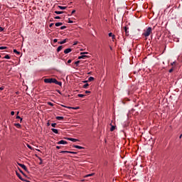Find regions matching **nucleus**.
<instances>
[{
  "mask_svg": "<svg viewBox=\"0 0 182 182\" xmlns=\"http://www.w3.org/2000/svg\"><path fill=\"white\" fill-rule=\"evenodd\" d=\"M44 82L45 83H55L58 86H62V82L58 81L55 78H46Z\"/></svg>",
  "mask_w": 182,
  "mask_h": 182,
  "instance_id": "obj_1",
  "label": "nucleus"
},
{
  "mask_svg": "<svg viewBox=\"0 0 182 182\" xmlns=\"http://www.w3.org/2000/svg\"><path fill=\"white\" fill-rule=\"evenodd\" d=\"M152 32V28L149 27L143 33V36L145 37H148L150 36L151 33Z\"/></svg>",
  "mask_w": 182,
  "mask_h": 182,
  "instance_id": "obj_2",
  "label": "nucleus"
},
{
  "mask_svg": "<svg viewBox=\"0 0 182 182\" xmlns=\"http://www.w3.org/2000/svg\"><path fill=\"white\" fill-rule=\"evenodd\" d=\"M57 144H58V145H66V144H68V141H66L65 140H61V141L57 142Z\"/></svg>",
  "mask_w": 182,
  "mask_h": 182,
  "instance_id": "obj_3",
  "label": "nucleus"
},
{
  "mask_svg": "<svg viewBox=\"0 0 182 182\" xmlns=\"http://www.w3.org/2000/svg\"><path fill=\"white\" fill-rule=\"evenodd\" d=\"M123 30L125 32L126 36H129V28H127V26H124L123 27Z\"/></svg>",
  "mask_w": 182,
  "mask_h": 182,
  "instance_id": "obj_4",
  "label": "nucleus"
},
{
  "mask_svg": "<svg viewBox=\"0 0 182 182\" xmlns=\"http://www.w3.org/2000/svg\"><path fill=\"white\" fill-rule=\"evenodd\" d=\"M18 165L21 167L23 170L26 171H28V168L26 166V165L18 163Z\"/></svg>",
  "mask_w": 182,
  "mask_h": 182,
  "instance_id": "obj_5",
  "label": "nucleus"
},
{
  "mask_svg": "<svg viewBox=\"0 0 182 182\" xmlns=\"http://www.w3.org/2000/svg\"><path fill=\"white\" fill-rule=\"evenodd\" d=\"M73 147L75 148V149H80V150L85 149V147L80 146H78V145H74V146H73Z\"/></svg>",
  "mask_w": 182,
  "mask_h": 182,
  "instance_id": "obj_6",
  "label": "nucleus"
},
{
  "mask_svg": "<svg viewBox=\"0 0 182 182\" xmlns=\"http://www.w3.org/2000/svg\"><path fill=\"white\" fill-rule=\"evenodd\" d=\"M67 140L70 141H73V142H77L79 141L78 139H74V138H67Z\"/></svg>",
  "mask_w": 182,
  "mask_h": 182,
  "instance_id": "obj_7",
  "label": "nucleus"
},
{
  "mask_svg": "<svg viewBox=\"0 0 182 182\" xmlns=\"http://www.w3.org/2000/svg\"><path fill=\"white\" fill-rule=\"evenodd\" d=\"M16 176L19 178V179L22 181H25V179H23L22 177H21V175L16 171Z\"/></svg>",
  "mask_w": 182,
  "mask_h": 182,
  "instance_id": "obj_8",
  "label": "nucleus"
},
{
  "mask_svg": "<svg viewBox=\"0 0 182 182\" xmlns=\"http://www.w3.org/2000/svg\"><path fill=\"white\" fill-rule=\"evenodd\" d=\"M72 51L71 48H67L65 50H64V53L68 54L69 53H70Z\"/></svg>",
  "mask_w": 182,
  "mask_h": 182,
  "instance_id": "obj_9",
  "label": "nucleus"
},
{
  "mask_svg": "<svg viewBox=\"0 0 182 182\" xmlns=\"http://www.w3.org/2000/svg\"><path fill=\"white\" fill-rule=\"evenodd\" d=\"M64 107H67L64 106ZM67 108L68 109H73V110H77L78 109H80L79 107H68Z\"/></svg>",
  "mask_w": 182,
  "mask_h": 182,
  "instance_id": "obj_10",
  "label": "nucleus"
},
{
  "mask_svg": "<svg viewBox=\"0 0 182 182\" xmlns=\"http://www.w3.org/2000/svg\"><path fill=\"white\" fill-rule=\"evenodd\" d=\"M51 132H53V133L55 134H58V130L57 129H51Z\"/></svg>",
  "mask_w": 182,
  "mask_h": 182,
  "instance_id": "obj_11",
  "label": "nucleus"
},
{
  "mask_svg": "<svg viewBox=\"0 0 182 182\" xmlns=\"http://www.w3.org/2000/svg\"><path fill=\"white\" fill-rule=\"evenodd\" d=\"M68 41V38L64 39L63 41H59L58 44H64Z\"/></svg>",
  "mask_w": 182,
  "mask_h": 182,
  "instance_id": "obj_12",
  "label": "nucleus"
},
{
  "mask_svg": "<svg viewBox=\"0 0 182 182\" xmlns=\"http://www.w3.org/2000/svg\"><path fill=\"white\" fill-rule=\"evenodd\" d=\"M55 119L58 121H63L64 119L63 117H55Z\"/></svg>",
  "mask_w": 182,
  "mask_h": 182,
  "instance_id": "obj_13",
  "label": "nucleus"
},
{
  "mask_svg": "<svg viewBox=\"0 0 182 182\" xmlns=\"http://www.w3.org/2000/svg\"><path fill=\"white\" fill-rule=\"evenodd\" d=\"M82 55L78 57V59H85L86 58H87L88 56L87 55H85L84 54H82Z\"/></svg>",
  "mask_w": 182,
  "mask_h": 182,
  "instance_id": "obj_14",
  "label": "nucleus"
},
{
  "mask_svg": "<svg viewBox=\"0 0 182 182\" xmlns=\"http://www.w3.org/2000/svg\"><path fill=\"white\" fill-rule=\"evenodd\" d=\"M63 48V46H58V48H57V52L59 53Z\"/></svg>",
  "mask_w": 182,
  "mask_h": 182,
  "instance_id": "obj_15",
  "label": "nucleus"
},
{
  "mask_svg": "<svg viewBox=\"0 0 182 182\" xmlns=\"http://www.w3.org/2000/svg\"><path fill=\"white\" fill-rule=\"evenodd\" d=\"M54 13L57 14H64V13H66L65 11H54Z\"/></svg>",
  "mask_w": 182,
  "mask_h": 182,
  "instance_id": "obj_16",
  "label": "nucleus"
},
{
  "mask_svg": "<svg viewBox=\"0 0 182 182\" xmlns=\"http://www.w3.org/2000/svg\"><path fill=\"white\" fill-rule=\"evenodd\" d=\"M94 175H95L94 173H90V174H87V175L85 176V178L91 177V176H93Z\"/></svg>",
  "mask_w": 182,
  "mask_h": 182,
  "instance_id": "obj_17",
  "label": "nucleus"
},
{
  "mask_svg": "<svg viewBox=\"0 0 182 182\" xmlns=\"http://www.w3.org/2000/svg\"><path fill=\"white\" fill-rule=\"evenodd\" d=\"M15 127H17L18 129H21V125L19 123L15 124Z\"/></svg>",
  "mask_w": 182,
  "mask_h": 182,
  "instance_id": "obj_18",
  "label": "nucleus"
},
{
  "mask_svg": "<svg viewBox=\"0 0 182 182\" xmlns=\"http://www.w3.org/2000/svg\"><path fill=\"white\" fill-rule=\"evenodd\" d=\"M58 8H59L60 9H61V10H65V9H67L66 6H58Z\"/></svg>",
  "mask_w": 182,
  "mask_h": 182,
  "instance_id": "obj_19",
  "label": "nucleus"
},
{
  "mask_svg": "<svg viewBox=\"0 0 182 182\" xmlns=\"http://www.w3.org/2000/svg\"><path fill=\"white\" fill-rule=\"evenodd\" d=\"M93 80H95V78L93 77H90L88 78V82H92Z\"/></svg>",
  "mask_w": 182,
  "mask_h": 182,
  "instance_id": "obj_20",
  "label": "nucleus"
},
{
  "mask_svg": "<svg viewBox=\"0 0 182 182\" xmlns=\"http://www.w3.org/2000/svg\"><path fill=\"white\" fill-rule=\"evenodd\" d=\"M116 127L115 126H112L110 128V132H114L115 130Z\"/></svg>",
  "mask_w": 182,
  "mask_h": 182,
  "instance_id": "obj_21",
  "label": "nucleus"
},
{
  "mask_svg": "<svg viewBox=\"0 0 182 182\" xmlns=\"http://www.w3.org/2000/svg\"><path fill=\"white\" fill-rule=\"evenodd\" d=\"M63 23H55V26L58 27L62 26Z\"/></svg>",
  "mask_w": 182,
  "mask_h": 182,
  "instance_id": "obj_22",
  "label": "nucleus"
},
{
  "mask_svg": "<svg viewBox=\"0 0 182 182\" xmlns=\"http://www.w3.org/2000/svg\"><path fill=\"white\" fill-rule=\"evenodd\" d=\"M60 153H61V154H69L70 151H61Z\"/></svg>",
  "mask_w": 182,
  "mask_h": 182,
  "instance_id": "obj_23",
  "label": "nucleus"
},
{
  "mask_svg": "<svg viewBox=\"0 0 182 182\" xmlns=\"http://www.w3.org/2000/svg\"><path fill=\"white\" fill-rule=\"evenodd\" d=\"M14 52L15 53H16L18 55H19L21 54V53L18 52V51H17L16 49H14Z\"/></svg>",
  "mask_w": 182,
  "mask_h": 182,
  "instance_id": "obj_24",
  "label": "nucleus"
},
{
  "mask_svg": "<svg viewBox=\"0 0 182 182\" xmlns=\"http://www.w3.org/2000/svg\"><path fill=\"white\" fill-rule=\"evenodd\" d=\"M88 86H89V84L87 83V84L84 85V86L82 87H84V89H87Z\"/></svg>",
  "mask_w": 182,
  "mask_h": 182,
  "instance_id": "obj_25",
  "label": "nucleus"
},
{
  "mask_svg": "<svg viewBox=\"0 0 182 182\" xmlns=\"http://www.w3.org/2000/svg\"><path fill=\"white\" fill-rule=\"evenodd\" d=\"M85 95L78 94V97H85Z\"/></svg>",
  "mask_w": 182,
  "mask_h": 182,
  "instance_id": "obj_26",
  "label": "nucleus"
},
{
  "mask_svg": "<svg viewBox=\"0 0 182 182\" xmlns=\"http://www.w3.org/2000/svg\"><path fill=\"white\" fill-rule=\"evenodd\" d=\"M57 126V124L56 123H53L51 124V127H53V128H55Z\"/></svg>",
  "mask_w": 182,
  "mask_h": 182,
  "instance_id": "obj_27",
  "label": "nucleus"
},
{
  "mask_svg": "<svg viewBox=\"0 0 182 182\" xmlns=\"http://www.w3.org/2000/svg\"><path fill=\"white\" fill-rule=\"evenodd\" d=\"M6 48H7V47H6V46H0V50H4Z\"/></svg>",
  "mask_w": 182,
  "mask_h": 182,
  "instance_id": "obj_28",
  "label": "nucleus"
},
{
  "mask_svg": "<svg viewBox=\"0 0 182 182\" xmlns=\"http://www.w3.org/2000/svg\"><path fill=\"white\" fill-rule=\"evenodd\" d=\"M68 154H77V152L70 151V152H68Z\"/></svg>",
  "mask_w": 182,
  "mask_h": 182,
  "instance_id": "obj_29",
  "label": "nucleus"
},
{
  "mask_svg": "<svg viewBox=\"0 0 182 182\" xmlns=\"http://www.w3.org/2000/svg\"><path fill=\"white\" fill-rule=\"evenodd\" d=\"M47 104H48V106H53L54 105V104L50 102H47Z\"/></svg>",
  "mask_w": 182,
  "mask_h": 182,
  "instance_id": "obj_30",
  "label": "nucleus"
},
{
  "mask_svg": "<svg viewBox=\"0 0 182 182\" xmlns=\"http://www.w3.org/2000/svg\"><path fill=\"white\" fill-rule=\"evenodd\" d=\"M16 119H21V122H22V120H23L20 116H17Z\"/></svg>",
  "mask_w": 182,
  "mask_h": 182,
  "instance_id": "obj_31",
  "label": "nucleus"
},
{
  "mask_svg": "<svg viewBox=\"0 0 182 182\" xmlns=\"http://www.w3.org/2000/svg\"><path fill=\"white\" fill-rule=\"evenodd\" d=\"M39 160L41 161L39 164L42 165L43 164V159L41 157H39Z\"/></svg>",
  "mask_w": 182,
  "mask_h": 182,
  "instance_id": "obj_32",
  "label": "nucleus"
},
{
  "mask_svg": "<svg viewBox=\"0 0 182 182\" xmlns=\"http://www.w3.org/2000/svg\"><path fill=\"white\" fill-rule=\"evenodd\" d=\"M108 36H109V37H113V36H114V35H113L112 33H108Z\"/></svg>",
  "mask_w": 182,
  "mask_h": 182,
  "instance_id": "obj_33",
  "label": "nucleus"
},
{
  "mask_svg": "<svg viewBox=\"0 0 182 182\" xmlns=\"http://www.w3.org/2000/svg\"><path fill=\"white\" fill-rule=\"evenodd\" d=\"M80 63V60L76 61L75 63L76 66H78V64Z\"/></svg>",
  "mask_w": 182,
  "mask_h": 182,
  "instance_id": "obj_34",
  "label": "nucleus"
},
{
  "mask_svg": "<svg viewBox=\"0 0 182 182\" xmlns=\"http://www.w3.org/2000/svg\"><path fill=\"white\" fill-rule=\"evenodd\" d=\"M169 73H172L173 72V68H171L169 70H168Z\"/></svg>",
  "mask_w": 182,
  "mask_h": 182,
  "instance_id": "obj_35",
  "label": "nucleus"
},
{
  "mask_svg": "<svg viewBox=\"0 0 182 182\" xmlns=\"http://www.w3.org/2000/svg\"><path fill=\"white\" fill-rule=\"evenodd\" d=\"M60 28L61 30H63V29L66 28V26H61Z\"/></svg>",
  "mask_w": 182,
  "mask_h": 182,
  "instance_id": "obj_36",
  "label": "nucleus"
},
{
  "mask_svg": "<svg viewBox=\"0 0 182 182\" xmlns=\"http://www.w3.org/2000/svg\"><path fill=\"white\" fill-rule=\"evenodd\" d=\"M4 58H6V59H10V56H9V55H6L4 57Z\"/></svg>",
  "mask_w": 182,
  "mask_h": 182,
  "instance_id": "obj_37",
  "label": "nucleus"
},
{
  "mask_svg": "<svg viewBox=\"0 0 182 182\" xmlns=\"http://www.w3.org/2000/svg\"><path fill=\"white\" fill-rule=\"evenodd\" d=\"M18 170L20 171V172H21L23 175H25V173H23V171L20 168H18Z\"/></svg>",
  "mask_w": 182,
  "mask_h": 182,
  "instance_id": "obj_38",
  "label": "nucleus"
},
{
  "mask_svg": "<svg viewBox=\"0 0 182 182\" xmlns=\"http://www.w3.org/2000/svg\"><path fill=\"white\" fill-rule=\"evenodd\" d=\"M28 149H30L31 150H32V149H33L32 146H30L29 144H28Z\"/></svg>",
  "mask_w": 182,
  "mask_h": 182,
  "instance_id": "obj_39",
  "label": "nucleus"
},
{
  "mask_svg": "<svg viewBox=\"0 0 182 182\" xmlns=\"http://www.w3.org/2000/svg\"><path fill=\"white\" fill-rule=\"evenodd\" d=\"M68 23H73V21H71L70 18H68Z\"/></svg>",
  "mask_w": 182,
  "mask_h": 182,
  "instance_id": "obj_40",
  "label": "nucleus"
},
{
  "mask_svg": "<svg viewBox=\"0 0 182 182\" xmlns=\"http://www.w3.org/2000/svg\"><path fill=\"white\" fill-rule=\"evenodd\" d=\"M112 41H114V39H116L115 36L114 35L112 36Z\"/></svg>",
  "mask_w": 182,
  "mask_h": 182,
  "instance_id": "obj_41",
  "label": "nucleus"
},
{
  "mask_svg": "<svg viewBox=\"0 0 182 182\" xmlns=\"http://www.w3.org/2000/svg\"><path fill=\"white\" fill-rule=\"evenodd\" d=\"M85 54H88V53L87 52H82V53H81V55H85Z\"/></svg>",
  "mask_w": 182,
  "mask_h": 182,
  "instance_id": "obj_42",
  "label": "nucleus"
},
{
  "mask_svg": "<svg viewBox=\"0 0 182 182\" xmlns=\"http://www.w3.org/2000/svg\"><path fill=\"white\" fill-rule=\"evenodd\" d=\"M11 116H14L15 112H14V111H12V112H11Z\"/></svg>",
  "mask_w": 182,
  "mask_h": 182,
  "instance_id": "obj_43",
  "label": "nucleus"
},
{
  "mask_svg": "<svg viewBox=\"0 0 182 182\" xmlns=\"http://www.w3.org/2000/svg\"><path fill=\"white\" fill-rule=\"evenodd\" d=\"M55 148L59 150L61 149V146H55Z\"/></svg>",
  "mask_w": 182,
  "mask_h": 182,
  "instance_id": "obj_44",
  "label": "nucleus"
},
{
  "mask_svg": "<svg viewBox=\"0 0 182 182\" xmlns=\"http://www.w3.org/2000/svg\"><path fill=\"white\" fill-rule=\"evenodd\" d=\"M54 18H55V19H60V16H55V17H54Z\"/></svg>",
  "mask_w": 182,
  "mask_h": 182,
  "instance_id": "obj_45",
  "label": "nucleus"
},
{
  "mask_svg": "<svg viewBox=\"0 0 182 182\" xmlns=\"http://www.w3.org/2000/svg\"><path fill=\"white\" fill-rule=\"evenodd\" d=\"M5 89V87H0V90H4Z\"/></svg>",
  "mask_w": 182,
  "mask_h": 182,
  "instance_id": "obj_46",
  "label": "nucleus"
},
{
  "mask_svg": "<svg viewBox=\"0 0 182 182\" xmlns=\"http://www.w3.org/2000/svg\"><path fill=\"white\" fill-rule=\"evenodd\" d=\"M76 12L75 10H73V12H71V15H73V14H75Z\"/></svg>",
  "mask_w": 182,
  "mask_h": 182,
  "instance_id": "obj_47",
  "label": "nucleus"
},
{
  "mask_svg": "<svg viewBox=\"0 0 182 182\" xmlns=\"http://www.w3.org/2000/svg\"><path fill=\"white\" fill-rule=\"evenodd\" d=\"M72 62V60H68V61H67V63H70Z\"/></svg>",
  "mask_w": 182,
  "mask_h": 182,
  "instance_id": "obj_48",
  "label": "nucleus"
},
{
  "mask_svg": "<svg viewBox=\"0 0 182 182\" xmlns=\"http://www.w3.org/2000/svg\"><path fill=\"white\" fill-rule=\"evenodd\" d=\"M4 29L2 27H0V31H3Z\"/></svg>",
  "mask_w": 182,
  "mask_h": 182,
  "instance_id": "obj_49",
  "label": "nucleus"
},
{
  "mask_svg": "<svg viewBox=\"0 0 182 182\" xmlns=\"http://www.w3.org/2000/svg\"><path fill=\"white\" fill-rule=\"evenodd\" d=\"M53 25L54 23H50V28H51Z\"/></svg>",
  "mask_w": 182,
  "mask_h": 182,
  "instance_id": "obj_50",
  "label": "nucleus"
},
{
  "mask_svg": "<svg viewBox=\"0 0 182 182\" xmlns=\"http://www.w3.org/2000/svg\"><path fill=\"white\" fill-rule=\"evenodd\" d=\"M85 93H91V92L90 91H88V90H87V91H85Z\"/></svg>",
  "mask_w": 182,
  "mask_h": 182,
  "instance_id": "obj_51",
  "label": "nucleus"
},
{
  "mask_svg": "<svg viewBox=\"0 0 182 182\" xmlns=\"http://www.w3.org/2000/svg\"><path fill=\"white\" fill-rule=\"evenodd\" d=\"M54 43H56V42H58V39H54Z\"/></svg>",
  "mask_w": 182,
  "mask_h": 182,
  "instance_id": "obj_52",
  "label": "nucleus"
},
{
  "mask_svg": "<svg viewBox=\"0 0 182 182\" xmlns=\"http://www.w3.org/2000/svg\"><path fill=\"white\" fill-rule=\"evenodd\" d=\"M57 92H58V93H60V95H61V92H60V91L59 90H57Z\"/></svg>",
  "mask_w": 182,
  "mask_h": 182,
  "instance_id": "obj_53",
  "label": "nucleus"
},
{
  "mask_svg": "<svg viewBox=\"0 0 182 182\" xmlns=\"http://www.w3.org/2000/svg\"><path fill=\"white\" fill-rule=\"evenodd\" d=\"M25 182H31L30 181L28 180H24Z\"/></svg>",
  "mask_w": 182,
  "mask_h": 182,
  "instance_id": "obj_54",
  "label": "nucleus"
},
{
  "mask_svg": "<svg viewBox=\"0 0 182 182\" xmlns=\"http://www.w3.org/2000/svg\"><path fill=\"white\" fill-rule=\"evenodd\" d=\"M179 139H182V136H181V135H180Z\"/></svg>",
  "mask_w": 182,
  "mask_h": 182,
  "instance_id": "obj_55",
  "label": "nucleus"
},
{
  "mask_svg": "<svg viewBox=\"0 0 182 182\" xmlns=\"http://www.w3.org/2000/svg\"><path fill=\"white\" fill-rule=\"evenodd\" d=\"M77 42L74 43V45H77Z\"/></svg>",
  "mask_w": 182,
  "mask_h": 182,
  "instance_id": "obj_56",
  "label": "nucleus"
},
{
  "mask_svg": "<svg viewBox=\"0 0 182 182\" xmlns=\"http://www.w3.org/2000/svg\"><path fill=\"white\" fill-rule=\"evenodd\" d=\"M173 64H175V62H173V63H171L172 65H173Z\"/></svg>",
  "mask_w": 182,
  "mask_h": 182,
  "instance_id": "obj_57",
  "label": "nucleus"
},
{
  "mask_svg": "<svg viewBox=\"0 0 182 182\" xmlns=\"http://www.w3.org/2000/svg\"><path fill=\"white\" fill-rule=\"evenodd\" d=\"M87 81H84V83H87Z\"/></svg>",
  "mask_w": 182,
  "mask_h": 182,
  "instance_id": "obj_58",
  "label": "nucleus"
},
{
  "mask_svg": "<svg viewBox=\"0 0 182 182\" xmlns=\"http://www.w3.org/2000/svg\"><path fill=\"white\" fill-rule=\"evenodd\" d=\"M18 114H19V112H17V115H18Z\"/></svg>",
  "mask_w": 182,
  "mask_h": 182,
  "instance_id": "obj_59",
  "label": "nucleus"
},
{
  "mask_svg": "<svg viewBox=\"0 0 182 182\" xmlns=\"http://www.w3.org/2000/svg\"><path fill=\"white\" fill-rule=\"evenodd\" d=\"M47 125H48V126H49V125H50V124H49V123H48V124H47Z\"/></svg>",
  "mask_w": 182,
  "mask_h": 182,
  "instance_id": "obj_60",
  "label": "nucleus"
},
{
  "mask_svg": "<svg viewBox=\"0 0 182 182\" xmlns=\"http://www.w3.org/2000/svg\"><path fill=\"white\" fill-rule=\"evenodd\" d=\"M181 136H182V134H181Z\"/></svg>",
  "mask_w": 182,
  "mask_h": 182,
  "instance_id": "obj_61",
  "label": "nucleus"
}]
</instances>
